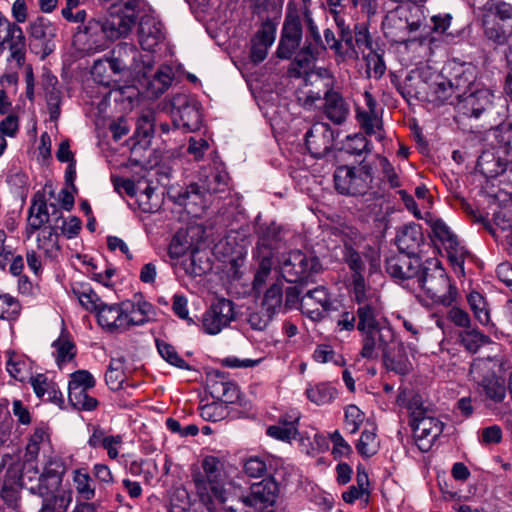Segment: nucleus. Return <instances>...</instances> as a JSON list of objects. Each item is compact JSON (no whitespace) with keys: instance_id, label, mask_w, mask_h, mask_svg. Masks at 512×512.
Returning a JSON list of instances; mask_svg holds the SVG:
<instances>
[{"instance_id":"f257e3e1","label":"nucleus","mask_w":512,"mask_h":512,"mask_svg":"<svg viewBox=\"0 0 512 512\" xmlns=\"http://www.w3.org/2000/svg\"><path fill=\"white\" fill-rule=\"evenodd\" d=\"M470 78L464 73L456 77L454 81L446 79L443 76L436 75L432 83L424 82L415 75L409 74L400 88L401 94L405 98H427L430 102L436 104H453V98L458 99L462 96L463 88H469Z\"/></svg>"},{"instance_id":"f03ea898","label":"nucleus","mask_w":512,"mask_h":512,"mask_svg":"<svg viewBox=\"0 0 512 512\" xmlns=\"http://www.w3.org/2000/svg\"><path fill=\"white\" fill-rule=\"evenodd\" d=\"M362 347L361 357L368 360H376L382 354L387 366L398 374H406L409 364L406 360L396 359L392 354V348L396 344L395 332L389 321L360 332Z\"/></svg>"},{"instance_id":"7ed1b4c3","label":"nucleus","mask_w":512,"mask_h":512,"mask_svg":"<svg viewBox=\"0 0 512 512\" xmlns=\"http://www.w3.org/2000/svg\"><path fill=\"white\" fill-rule=\"evenodd\" d=\"M202 469L193 475L197 494L209 512H219L218 506L229 501L224 488L223 464L214 456H206Z\"/></svg>"},{"instance_id":"20e7f679","label":"nucleus","mask_w":512,"mask_h":512,"mask_svg":"<svg viewBox=\"0 0 512 512\" xmlns=\"http://www.w3.org/2000/svg\"><path fill=\"white\" fill-rule=\"evenodd\" d=\"M415 287L422 289L434 303L445 306L451 305L456 297V289L452 287L445 270L435 259L424 263Z\"/></svg>"},{"instance_id":"39448f33","label":"nucleus","mask_w":512,"mask_h":512,"mask_svg":"<svg viewBox=\"0 0 512 512\" xmlns=\"http://www.w3.org/2000/svg\"><path fill=\"white\" fill-rule=\"evenodd\" d=\"M410 425L420 450L428 451L442 433L444 424L423 406L421 398L413 397L408 404Z\"/></svg>"},{"instance_id":"423d86ee","label":"nucleus","mask_w":512,"mask_h":512,"mask_svg":"<svg viewBox=\"0 0 512 512\" xmlns=\"http://www.w3.org/2000/svg\"><path fill=\"white\" fill-rule=\"evenodd\" d=\"M228 174L220 167L204 168L200 172L199 182L191 184L180 194L181 203L186 207L200 204L205 207L204 194L223 193L228 189Z\"/></svg>"},{"instance_id":"0eeeda50","label":"nucleus","mask_w":512,"mask_h":512,"mask_svg":"<svg viewBox=\"0 0 512 512\" xmlns=\"http://www.w3.org/2000/svg\"><path fill=\"white\" fill-rule=\"evenodd\" d=\"M107 62L114 74H130L134 77H146L152 68L149 55L143 57L134 44L125 42L113 48Z\"/></svg>"},{"instance_id":"6e6552de","label":"nucleus","mask_w":512,"mask_h":512,"mask_svg":"<svg viewBox=\"0 0 512 512\" xmlns=\"http://www.w3.org/2000/svg\"><path fill=\"white\" fill-rule=\"evenodd\" d=\"M302 42L303 25L301 15L298 9L289 3L276 50L277 57L279 59L292 60V65L297 66L296 56L302 48Z\"/></svg>"},{"instance_id":"1a4fd4ad","label":"nucleus","mask_w":512,"mask_h":512,"mask_svg":"<svg viewBox=\"0 0 512 512\" xmlns=\"http://www.w3.org/2000/svg\"><path fill=\"white\" fill-rule=\"evenodd\" d=\"M277 266L282 277L290 283L304 281L322 268L317 257L300 250L282 253L277 259Z\"/></svg>"},{"instance_id":"9d476101","label":"nucleus","mask_w":512,"mask_h":512,"mask_svg":"<svg viewBox=\"0 0 512 512\" xmlns=\"http://www.w3.org/2000/svg\"><path fill=\"white\" fill-rule=\"evenodd\" d=\"M335 189L343 195L358 196L367 192L373 180L369 164L358 166H340L334 172Z\"/></svg>"},{"instance_id":"9b49d317","label":"nucleus","mask_w":512,"mask_h":512,"mask_svg":"<svg viewBox=\"0 0 512 512\" xmlns=\"http://www.w3.org/2000/svg\"><path fill=\"white\" fill-rule=\"evenodd\" d=\"M353 293L358 305L356 328L359 332L375 328V326L388 321L379 297L371 289H362L361 284L358 283L357 289Z\"/></svg>"},{"instance_id":"f8f14e48","label":"nucleus","mask_w":512,"mask_h":512,"mask_svg":"<svg viewBox=\"0 0 512 512\" xmlns=\"http://www.w3.org/2000/svg\"><path fill=\"white\" fill-rule=\"evenodd\" d=\"M301 20L306 26L305 42L296 56L297 67L301 70H307L318 56L326 50V45L321 37L319 28L313 18L311 8L301 7Z\"/></svg>"},{"instance_id":"ddd939ff","label":"nucleus","mask_w":512,"mask_h":512,"mask_svg":"<svg viewBox=\"0 0 512 512\" xmlns=\"http://www.w3.org/2000/svg\"><path fill=\"white\" fill-rule=\"evenodd\" d=\"M171 116L176 128H182L186 132L200 129L202 115L198 101L191 95L177 93L170 99Z\"/></svg>"},{"instance_id":"4468645a","label":"nucleus","mask_w":512,"mask_h":512,"mask_svg":"<svg viewBox=\"0 0 512 512\" xmlns=\"http://www.w3.org/2000/svg\"><path fill=\"white\" fill-rule=\"evenodd\" d=\"M343 259L350 270L353 271V291H356L358 283L361 284L362 289H367L363 277L365 262L369 263L371 272L376 271L380 264L379 252L372 247H367L366 251H363L362 256L360 252L352 246L351 243L345 242L343 247Z\"/></svg>"},{"instance_id":"2eb2a0df","label":"nucleus","mask_w":512,"mask_h":512,"mask_svg":"<svg viewBox=\"0 0 512 512\" xmlns=\"http://www.w3.org/2000/svg\"><path fill=\"white\" fill-rule=\"evenodd\" d=\"M423 265L417 256L396 254L386 259L385 270L395 280L406 283L407 288L414 289Z\"/></svg>"},{"instance_id":"dca6fc26","label":"nucleus","mask_w":512,"mask_h":512,"mask_svg":"<svg viewBox=\"0 0 512 512\" xmlns=\"http://www.w3.org/2000/svg\"><path fill=\"white\" fill-rule=\"evenodd\" d=\"M279 229L275 226L269 227L263 233L257 244V257L259 259V267L256 270L253 280V288L260 289L266 283L272 271L273 250L276 247Z\"/></svg>"},{"instance_id":"f3484780","label":"nucleus","mask_w":512,"mask_h":512,"mask_svg":"<svg viewBox=\"0 0 512 512\" xmlns=\"http://www.w3.org/2000/svg\"><path fill=\"white\" fill-rule=\"evenodd\" d=\"M55 35L56 27L52 22L44 17L37 18L29 27L30 50L38 55L40 59H45L54 51L53 39Z\"/></svg>"},{"instance_id":"a211bd4d","label":"nucleus","mask_w":512,"mask_h":512,"mask_svg":"<svg viewBox=\"0 0 512 512\" xmlns=\"http://www.w3.org/2000/svg\"><path fill=\"white\" fill-rule=\"evenodd\" d=\"M492 99L493 93L487 88L475 91H472L471 86L463 88L462 96L457 99V111L462 116L477 119L492 105Z\"/></svg>"},{"instance_id":"6ab92c4d","label":"nucleus","mask_w":512,"mask_h":512,"mask_svg":"<svg viewBox=\"0 0 512 512\" xmlns=\"http://www.w3.org/2000/svg\"><path fill=\"white\" fill-rule=\"evenodd\" d=\"M234 304L227 299H218L202 316L205 333L216 335L234 320Z\"/></svg>"},{"instance_id":"aec40b11","label":"nucleus","mask_w":512,"mask_h":512,"mask_svg":"<svg viewBox=\"0 0 512 512\" xmlns=\"http://www.w3.org/2000/svg\"><path fill=\"white\" fill-rule=\"evenodd\" d=\"M250 495L242 499L244 506L255 507L261 512H274L272 507L278 497V484L271 478L254 483Z\"/></svg>"},{"instance_id":"412c9836","label":"nucleus","mask_w":512,"mask_h":512,"mask_svg":"<svg viewBox=\"0 0 512 512\" xmlns=\"http://www.w3.org/2000/svg\"><path fill=\"white\" fill-rule=\"evenodd\" d=\"M430 227L435 239H437L446 250L450 261L462 268L467 251L460 245L457 236L450 227L442 220L430 221Z\"/></svg>"},{"instance_id":"4be33fe9","label":"nucleus","mask_w":512,"mask_h":512,"mask_svg":"<svg viewBox=\"0 0 512 512\" xmlns=\"http://www.w3.org/2000/svg\"><path fill=\"white\" fill-rule=\"evenodd\" d=\"M8 48L10 57L19 65L24 62L25 37L22 29L0 16V52Z\"/></svg>"},{"instance_id":"5701e85b","label":"nucleus","mask_w":512,"mask_h":512,"mask_svg":"<svg viewBox=\"0 0 512 512\" xmlns=\"http://www.w3.org/2000/svg\"><path fill=\"white\" fill-rule=\"evenodd\" d=\"M307 149L315 158L324 157L333 146V131L323 122H317L305 134Z\"/></svg>"},{"instance_id":"b1692460","label":"nucleus","mask_w":512,"mask_h":512,"mask_svg":"<svg viewBox=\"0 0 512 512\" xmlns=\"http://www.w3.org/2000/svg\"><path fill=\"white\" fill-rule=\"evenodd\" d=\"M301 309L312 320L318 321L324 317V313L331 310L330 295L324 286L309 290L300 301Z\"/></svg>"},{"instance_id":"393cba45","label":"nucleus","mask_w":512,"mask_h":512,"mask_svg":"<svg viewBox=\"0 0 512 512\" xmlns=\"http://www.w3.org/2000/svg\"><path fill=\"white\" fill-rule=\"evenodd\" d=\"M125 311L124 302L121 304L103 303L95 314L98 324L106 331L124 332L127 330Z\"/></svg>"},{"instance_id":"a878e982","label":"nucleus","mask_w":512,"mask_h":512,"mask_svg":"<svg viewBox=\"0 0 512 512\" xmlns=\"http://www.w3.org/2000/svg\"><path fill=\"white\" fill-rule=\"evenodd\" d=\"M164 39L163 25L153 16L141 18L138 29V40L142 49L151 51Z\"/></svg>"},{"instance_id":"bb28decb","label":"nucleus","mask_w":512,"mask_h":512,"mask_svg":"<svg viewBox=\"0 0 512 512\" xmlns=\"http://www.w3.org/2000/svg\"><path fill=\"white\" fill-rule=\"evenodd\" d=\"M324 114L334 124H342L349 115V105L342 95L333 89H327L323 95Z\"/></svg>"},{"instance_id":"cd10ccee","label":"nucleus","mask_w":512,"mask_h":512,"mask_svg":"<svg viewBox=\"0 0 512 512\" xmlns=\"http://www.w3.org/2000/svg\"><path fill=\"white\" fill-rule=\"evenodd\" d=\"M38 496L42 499L38 512H67L73 500V491L70 488H54Z\"/></svg>"},{"instance_id":"c85d7f7f","label":"nucleus","mask_w":512,"mask_h":512,"mask_svg":"<svg viewBox=\"0 0 512 512\" xmlns=\"http://www.w3.org/2000/svg\"><path fill=\"white\" fill-rule=\"evenodd\" d=\"M423 241L422 229L420 225L414 223L405 225L398 231L396 236V243L400 250L399 254L416 256V252Z\"/></svg>"},{"instance_id":"c756f323","label":"nucleus","mask_w":512,"mask_h":512,"mask_svg":"<svg viewBox=\"0 0 512 512\" xmlns=\"http://www.w3.org/2000/svg\"><path fill=\"white\" fill-rule=\"evenodd\" d=\"M275 37L276 29L270 24H265L258 30L251 40L250 55L254 63H260L266 58L268 49L274 43Z\"/></svg>"},{"instance_id":"7c9ffc66","label":"nucleus","mask_w":512,"mask_h":512,"mask_svg":"<svg viewBox=\"0 0 512 512\" xmlns=\"http://www.w3.org/2000/svg\"><path fill=\"white\" fill-rule=\"evenodd\" d=\"M401 14H403V11L398 6L387 14L383 23L385 34L396 42L406 41L412 33L407 25V20H404V15Z\"/></svg>"},{"instance_id":"2f4dec72","label":"nucleus","mask_w":512,"mask_h":512,"mask_svg":"<svg viewBox=\"0 0 512 512\" xmlns=\"http://www.w3.org/2000/svg\"><path fill=\"white\" fill-rule=\"evenodd\" d=\"M50 216L46 200L42 195L35 196L32 205L29 208V217L26 227V238L30 239L37 231L45 227L49 223Z\"/></svg>"},{"instance_id":"473e14b6","label":"nucleus","mask_w":512,"mask_h":512,"mask_svg":"<svg viewBox=\"0 0 512 512\" xmlns=\"http://www.w3.org/2000/svg\"><path fill=\"white\" fill-rule=\"evenodd\" d=\"M132 26L131 20L119 14L117 7H111L109 17L103 20L102 36L110 40H116L127 35Z\"/></svg>"},{"instance_id":"72a5a7b5","label":"nucleus","mask_w":512,"mask_h":512,"mask_svg":"<svg viewBox=\"0 0 512 512\" xmlns=\"http://www.w3.org/2000/svg\"><path fill=\"white\" fill-rule=\"evenodd\" d=\"M58 80L49 71L42 74V87L50 114V120L56 121L60 116L61 92L57 88Z\"/></svg>"},{"instance_id":"f704fd0d","label":"nucleus","mask_w":512,"mask_h":512,"mask_svg":"<svg viewBox=\"0 0 512 512\" xmlns=\"http://www.w3.org/2000/svg\"><path fill=\"white\" fill-rule=\"evenodd\" d=\"M505 25L485 9L482 17V26L487 39L498 45L507 43L512 36V29L505 28Z\"/></svg>"},{"instance_id":"c9c22d12","label":"nucleus","mask_w":512,"mask_h":512,"mask_svg":"<svg viewBox=\"0 0 512 512\" xmlns=\"http://www.w3.org/2000/svg\"><path fill=\"white\" fill-rule=\"evenodd\" d=\"M124 306L127 330L132 326L144 325L154 316V308L147 301L124 302Z\"/></svg>"},{"instance_id":"e433bc0d","label":"nucleus","mask_w":512,"mask_h":512,"mask_svg":"<svg viewBox=\"0 0 512 512\" xmlns=\"http://www.w3.org/2000/svg\"><path fill=\"white\" fill-rule=\"evenodd\" d=\"M57 227V224H50L40 230H37V247L39 250L43 251L47 258L50 259L56 258L60 251Z\"/></svg>"},{"instance_id":"4c0bfd02","label":"nucleus","mask_w":512,"mask_h":512,"mask_svg":"<svg viewBox=\"0 0 512 512\" xmlns=\"http://www.w3.org/2000/svg\"><path fill=\"white\" fill-rule=\"evenodd\" d=\"M20 485L33 495L46 494L42 474L32 461L25 462L20 476Z\"/></svg>"},{"instance_id":"58836bf2","label":"nucleus","mask_w":512,"mask_h":512,"mask_svg":"<svg viewBox=\"0 0 512 512\" xmlns=\"http://www.w3.org/2000/svg\"><path fill=\"white\" fill-rule=\"evenodd\" d=\"M65 473L64 463L59 458H50L45 464L42 474V482L46 492L54 488L62 487V478Z\"/></svg>"},{"instance_id":"ea45409f","label":"nucleus","mask_w":512,"mask_h":512,"mask_svg":"<svg viewBox=\"0 0 512 512\" xmlns=\"http://www.w3.org/2000/svg\"><path fill=\"white\" fill-rule=\"evenodd\" d=\"M208 388L213 398L224 403H234L239 398L238 387L223 378L210 380Z\"/></svg>"},{"instance_id":"a19ab883","label":"nucleus","mask_w":512,"mask_h":512,"mask_svg":"<svg viewBox=\"0 0 512 512\" xmlns=\"http://www.w3.org/2000/svg\"><path fill=\"white\" fill-rule=\"evenodd\" d=\"M72 481L76 493L84 502H88L95 497L96 488L86 469H75L72 472Z\"/></svg>"},{"instance_id":"79ce46f5","label":"nucleus","mask_w":512,"mask_h":512,"mask_svg":"<svg viewBox=\"0 0 512 512\" xmlns=\"http://www.w3.org/2000/svg\"><path fill=\"white\" fill-rule=\"evenodd\" d=\"M261 306L274 316L284 310L282 282L272 284L265 291Z\"/></svg>"},{"instance_id":"37998d69","label":"nucleus","mask_w":512,"mask_h":512,"mask_svg":"<svg viewBox=\"0 0 512 512\" xmlns=\"http://www.w3.org/2000/svg\"><path fill=\"white\" fill-rule=\"evenodd\" d=\"M401 10L403 11L404 20H407V25L409 26L411 32H416L423 28L425 29V9L424 6L419 5L418 2H410L403 5H400Z\"/></svg>"},{"instance_id":"c03bdc74","label":"nucleus","mask_w":512,"mask_h":512,"mask_svg":"<svg viewBox=\"0 0 512 512\" xmlns=\"http://www.w3.org/2000/svg\"><path fill=\"white\" fill-rule=\"evenodd\" d=\"M187 275L197 277L205 274L210 270V264L207 259H203L201 252L197 248H193L188 257L183 259L181 263Z\"/></svg>"},{"instance_id":"a18cd8bd","label":"nucleus","mask_w":512,"mask_h":512,"mask_svg":"<svg viewBox=\"0 0 512 512\" xmlns=\"http://www.w3.org/2000/svg\"><path fill=\"white\" fill-rule=\"evenodd\" d=\"M469 375L476 385L496 376L493 360L490 358L475 359L470 366Z\"/></svg>"},{"instance_id":"49530a36","label":"nucleus","mask_w":512,"mask_h":512,"mask_svg":"<svg viewBox=\"0 0 512 512\" xmlns=\"http://www.w3.org/2000/svg\"><path fill=\"white\" fill-rule=\"evenodd\" d=\"M173 72L170 67H161L148 82V90L155 97L163 94L171 85Z\"/></svg>"},{"instance_id":"de8ad7c7","label":"nucleus","mask_w":512,"mask_h":512,"mask_svg":"<svg viewBox=\"0 0 512 512\" xmlns=\"http://www.w3.org/2000/svg\"><path fill=\"white\" fill-rule=\"evenodd\" d=\"M31 385L39 398L52 402L60 399L61 394L43 374H38L37 376L33 377L31 379Z\"/></svg>"},{"instance_id":"09e8293b","label":"nucleus","mask_w":512,"mask_h":512,"mask_svg":"<svg viewBox=\"0 0 512 512\" xmlns=\"http://www.w3.org/2000/svg\"><path fill=\"white\" fill-rule=\"evenodd\" d=\"M307 398L316 405H324L330 403L336 395V390L326 383H319L309 386L306 389Z\"/></svg>"},{"instance_id":"8fccbe9b","label":"nucleus","mask_w":512,"mask_h":512,"mask_svg":"<svg viewBox=\"0 0 512 512\" xmlns=\"http://www.w3.org/2000/svg\"><path fill=\"white\" fill-rule=\"evenodd\" d=\"M80 304L88 311L96 312L104 303L97 293L88 285H82L73 289Z\"/></svg>"},{"instance_id":"3c124183","label":"nucleus","mask_w":512,"mask_h":512,"mask_svg":"<svg viewBox=\"0 0 512 512\" xmlns=\"http://www.w3.org/2000/svg\"><path fill=\"white\" fill-rule=\"evenodd\" d=\"M68 399L71 405L78 410L90 411L98 404L97 400L88 394V389H69Z\"/></svg>"},{"instance_id":"603ef678","label":"nucleus","mask_w":512,"mask_h":512,"mask_svg":"<svg viewBox=\"0 0 512 512\" xmlns=\"http://www.w3.org/2000/svg\"><path fill=\"white\" fill-rule=\"evenodd\" d=\"M460 342L471 353L490 342V338L476 329H467L460 333Z\"/></svg>"},{"instance_id":"864d4df0","label":"nucleus","mask_w":512,"mask_h":512,"mask_svg":"<svg viewBox=\"0 0 512 512\" xmlns=\"http://www.w3.org/2000/svg\"><path fill=\"white\" fill-rule=\"evenodd\" d=\"M380 447L379 440L374 431L364 430L356 445L357 451L361 456L369 458L375 455Z\"/></svg>"},{"instance_id":"5fc2aeb1","label":"nucleus","mask_w":512,"mask_h":512,"mask_svg":"<svg viewBox=\"0 0 512 512\" xmlns=\"http://www.w3.org/2000/svg\"><path fill=\"white\" fill-rule=\"evenodd\" d=\"M156 346H157V350H158L159 354L166 362H168L169 364H171L177 368L186 369V370L190 369V366L186 363V361L184 359H182L178 355L177 351L175 350V348L172 345L166 343L163 340L157 339Z\"/></svg>"},{"instance_id":"6e6d98bb","label":"nucleus","mask_w":512,"mask_h":512,"mask_svg":"<svg viewBox=\"0 0 512 512\" xmlns=\"http://www.w3.org/2000/svg\"><path fill=\"white\" fill-rule=\"evenodd\" d=\"M53 347L55 348L56 362L59 367L72 360L75 356V346L72 341L66 337L61 336L55 340Z\"/></svg>"},{"instance_id":"4d7b16f0","label":"nucleus","mask_w":512,"mask_h":512,"mask_svg":"<svg viewBox=\"0 0 512 512\" xmlns=\"http://www.w3.org/2000/svg\"><path fill=\"white\" fill-rule=\"evenodd\" d=\"M357 119L367 134L375 135L378 140L383 138L381 132V122L376 113L358 112Z\"/></svg>"},{"instance_id":"13d9d810","label":"nucleus","mask_w":512,"mask_h":512,"mask_svg":"<svg viewBox=\"0 0 512 512\" xmlns=\"http://www.w3.org/2000/svg\"><path fill=\"white\" fill-rule=\"evenodd\" d=\"M485 9L506 24L505 28L512 29V4L506 2L488 3Z\"/></svg>"},{"instance_id":"bf43d9fd","label":"nucleus","mask_w":512,"mask_h":512,"mask_svg":"<svg viewBox=\"0 0 512 512\" xmlns=\"http://www.w3.org/2000/svg\"><path fill=\"white\" fill-rule=\"evenodd\" d=\"M477 386L482 388L487 398L496 403L502 402L505 398V387L498 381L496 376L478 384Z\"/></svg>"},{"instance_id":"052dcab7","label":"nucleus","mask_w":512,"mask_h":512,"mask_svg":"<svg viewBox=\"0 0 512 512\" xmlns=\"http://www.w3.org/2000/svg\"><path fill=\"white\" fill-rule=\"evenodd\" d=\"M364 418V413L356 405H348L345 409V428L350 434L356 433Z\"/></svg>"},{"instance_id":"680f3d73","label":"nucleus","mask_w":512,"mask_h":512,"mask_svg":"<svg viewBox=\"0 0 512 512\" xmlns=\"http://www.w3.org/2000/svg\"><path fill=\"white\" fill-rule=\"evenodd\" d=\"M8 360L6 368L11 377L24 381L26 377V363L14 352H7Z\"/></svg>"},{"instance_id":"e2e57ef3","label":"nucleus","mask_w":512,"mask_h":512,"mask_svg":"<svg viewBox=\"0 0 512 512\" xmlns=\"http://www.w3.org/2000/svg\"><path fill=\"white\" fill-rule=\"evenodd\" d=\"M494 138L504 153L509 154L512 151V123L500 125L493 131Z\"/></svg>"},{"instance_id":"0e129e2a","label":"nucleus","mask_w":512,"mask_h":512,"mask_svg":"<svg viewBox=\"0 0 512 512\" xmlns=\"http://www.w3.org/2000/svg\"><path fill=\"white\" fill-rule=\"evenodd\" d=\"M190 243L186 235L182 232L176 233L168 247V254L172 259H178L185 256L187 250L190 248Z\"/></svg>"},{"instance_id":"69168bd1","label":"nucleus","mask_w":512,"mask_h":512,"mask_svg":"<svg viewBox=\"0 0 512 512\" xmlns=\"http://www.w3.org/2000/svg\"><path fill=\"white\" fill-rule=\"evenodd\" d=\"M19 302L8 294L0 295V318L12 319L20 312Z\"/></svg>"},{"instance_id":"338daca9","label":"nucleus","mask_w":512,"mask_h":512,"mask_svg":"<svg viewBox=\"0 0 512 512\" xmlns=\"http://www.w3.org/2000/svg\"><path fill=\"white\" fill-rule=\"evenodd\" d=\"M273 317V314L263 310V307L261 306L259 310L249 314L247 321L252 329L263 331L267 328Z\"/></svg>"},{"instance_id":"774afa93","label":"nucleus","mask_w":512,"mask_h":512,"mask_svg":"<svg viewBox=\"0 0 512 512\" xmlns=\"http://www.w3.org/2000/svg\"><path fill=\"white\" fill-rule=\"evenodd\" d=\"M95 385V379L86 370H78L71 374V379L68 384V390L79 388V389H91Z\"/></svg>"}]
</instances>
